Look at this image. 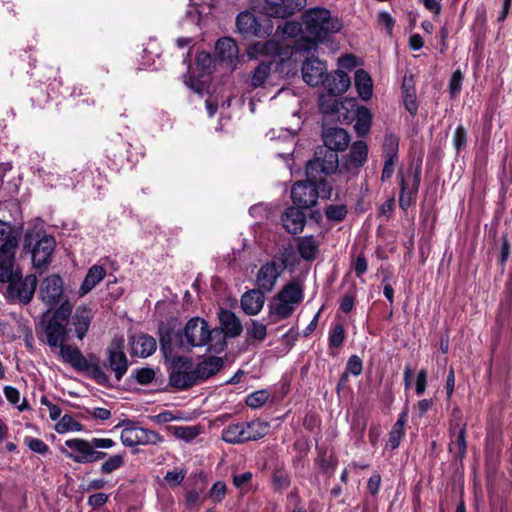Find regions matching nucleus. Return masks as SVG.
Instances as JSON below:
<instances>
[{
	"label": "nucleus",
	"mask_w": 512,
	"mask_h": 512,
	"mask_svg": "<svg viewBox=\"0 0 512 512\" xmlns=\"http://www.w3.org/2000/svg\"><path fill=\"white\" fill-rule=\"evenodd\" d=\"M159 341L165 358L172 356L176 349L190 352L196 347H207L208 351L220 353L226 347L222 332L217 328H210L208 322L201 317H192L177 332L169 329L161 331Z\"/></svg>",
	"instance_id": "1"
},
{
	"label": "nucleus",
	"mask_w": 512,
	"mask_h": 512,
	"mask_svg": "<svg viewBox=\"0 0 512 512\" xmlns=\"http://www.w3.org/2000/svg\"><path fill=\"white\" fill-rule=\"evenodd\" d=\"M339 162H306V180L297 181L291 189V198L294 204L303 209L312 208L319 198L330 199L332 185L326 176L334 173Z\"/></svg>",
	"instance_id": "2"
},
{
	"label": "nucleus",
	"mask_w": 512,
	"mask_h": 512,
	"mask_svg": "<svg viewBox=\"0 0 512 512\" xmlns=\"http://www.w3.org/2000/svg\"><path fill=\"white\" fill-rule=\"evenodd\" d=\"M305 32L308 38L297 41L295 48L298 52L310 54L317 50V44L329 35L342 29V22L331 15L324 7H313L306 10L302 16Z\"/></svg>",
	"instance_id": "3"
},
{
	"label": "nucleus",
	"mask_w": 512,
	"mask_h": 512,
	"mask_svg": "<svg viewBox=\"0 0 512 512\" xmlns=\"http://www.w3.org/2000/svg\"><path fill=\"white\" fill-rule=\"evenodd\" d=\"M421 171V162H407L406 165L401 166L398 172L401 188L399 206L404 211L416 203Z\"/></svg>",
	"instance_id": "4"
},
{
	"label": "nucleus",
	"mask_w": 512,
	"mask_h": 512,
	"mask_svg": "<svg viewBox=\"0 0 512 512\" xmlns=\"http://www.w3.org/2000/svg\"><path fill=\"white\" fill-rule=\"evenodd\" d=\"M24 247L30 249L33 265L40 269L50 263L55 248V240L52 236L42 235L40 237L39 233H27Z\"/></svg>",
	"instance_id": "5"
},
{
	"label": "nucleus",
	"mask_w": 512,
	"mask_h": 512,
	"mask_svg": "<svg viewBox=\"0 0 512 512\" xmlns=\"http://www.w3.org/2000/svg\"><path fill=\"white\" fill-rule=\"evenodd\" d=\"M167 358H171L169 383L172 387L178 390H186L198 383L190 359L183 356H175L174 353Z\"/></svg>",
	"instance_id": "6"
},
{
	"label": "nucleus",
	"mask_w": 512,
	"mask_h": 512,
	"mask_svg": "<svg viewBox=\"0 0 512 512\" xmlns=\"http://www.w3.org/2000/svg\"><path fill=\"white\" fill-rule=\"evenodd\" d=\"M118 426H123L120 435L121 442L126 447L138 445H157L164 438L158 432L136 426L132 421H122Z\"/></svg>",
	"instance_id": "7"
},
{
	"label": "nucleus",
	"mask_w": 512,
	"mask_h": 512,
	"mask_svg": "<svg viewBox=\"0 0 512 512\" xmlns=\"http://www.w3.org/2000/svg\"><path fill=\"white\" fill-rule=\"evenodd\" d=\"M287 267L284 257H274L262 264L256 273L255 285L264 293H271Z\"/></svg>",
	"instance_id": "8"
},
{
	"label": "nucleus",
	"mask_w": 512,
	"mask_h": 512,
	"mask_svg": "<svg viewBox=\"0 0 512 512\" xmlns=\"http://www.w3.org/2000/svg\"><path fill=\"white\" fill-rule=\"evenodd\" d=\"M37 286V278L30 274L22 278L19 273L7 286L6 296L12 301H18L23 304L29 303L34 295Z\"/></svg>",
	"instance_id": "9"
},
{
	"label": "nucleus",
	"mask_w": 512,
	"mask_h": 512,
	"mask_svg": "<svg viewBox=\"0 0 512 512\" xmlns=\"http://www.w3.org/2000/svg\"><path fill=\"white\" fill-rule=\"evenodd\" d=\"M106 354L107 359L104 363V366L114 372V376L117 382L121 381L129 367L128 359L124 352V339H113L107 348Z\"/></svg>",
	"instance_id": "10"
},
{
	"label": "nucleus",
	"mask_w": 512,
	"mask_h": 512,
	"mask_svg": "<svg viewBox=\"0 0 512 512\" xmlns=\"http://www.w3.org/2000/svg\"><path fill=\"white\" fill-rule=\"evenodd\" d=\"M18 239H8L0 246V283H10L18 274L14 271L15 250Z\"/></svg>",
	"instance_id": "11"
},
{
	"label": "nucleus",
	"mask_w": 512,
	"mask_h": 512,
	"mask_svg": "<svg viewBox=\"0 0 512 512\" xmlns=\"http://www.w3.org/2000/svg\"><path fill=\"white\" fill-rule=\"evenodd\" d=\"M323 141L325 148L330 151L329 155H326L325 158L338 160L336 152L344 151L348 147L350 137L343 128L334 127L327 129L323 133Z\"/></svg>",
	"instance_id": "12"
},
{
	"label": "nucleus",
	"mask_w": 512,
	"mask_h": 512,
	"mask_svg": "<svg viewBox=\"0 0 512 512\" xmlns=\"http://www.w3.org/2000/svg\"><path fill=\"white\" fill-rule=\"evenodd\" d=\"M305 143H296L295 136L293 134H285L283 138V144L280 141L273 143V149L276 152L277 157L287 159L292 158H304L307 155L308 149Z\"/></svg>",
	"instance_id": "13"
},
{
	"label": "nucleus",
	"mask_w": 512,
	"mask_h": 512,
	"mask_svg": "<svg viewBox=\"0 0 512 512\" xmlns=\"http://www.w3.org/2000/svg\"><path fill=\"white\" fill-rule=\"evenodd\" d=\"M217 315L220 324L218 329L222 332L225 342L226 338H236L242 333V323L234 312L220 308Z\"/></svg>",
	"instance_id": "14"
},
{
	"label": "nucleus",
	"mask_w": 512,
	"mask_h": 512,
	"mask_svg": "<svg viewBox=\"0 0 512 512\" xmlns=\"http://www.w3.org/2000/svg\"><path fill=\"white\" fill-rule=\"evenodd\" d=\"M269 15L286 18L306 6L307 0H265Z\"/></svg>",
	"instance_id": "15"
},
{
	"label": "nucleus",
	"mask_w": 512,
	"mask_h": 512,
	"mask_svg": "<svg viewBox=\"0 0 512 512\" xmlns=\"http://www.w3.org/2000/svg\"><path fill=\"white\" fill-rule=\"evenodd\" d=\"M327 66L317 58H309L302 65L303 80L310 86H318L324 82Z\"/></svg>",
	"instance_id": "16"
},
{
	"label": "nucleus",
	"mask_w": 512,
	"mask_h": 512,
	"mask_svg": "<svg viewBox=\"0 0 512 512\" xmlns=\"http://www.w3.org/2000/svg\"><path fill=\"white\" fill-rule=\"evenodd\" d=\"M63 293V281L58 275L46 277L40 286V296L43 302L52 306L59 302Z\"/></svg>",
	"instance_id": "17"
},
{
	"label": "nucleus",
	"mask_w": 512,
	"mask_h": 512,
	"mask_svg": "<svg viewBox=\"0 0 512 512\" xmlns=\"http://www.w3.org/2000/svg\"><path fill=\"white\" fill-rule=\"evenodd\" d=\"M65 445L70 449V452L67 453V457L76 463H89L91 450L93 448L91 440L80 438L69 439L65 441Z\"/></svg>",
	"instance_id": "18"
},
{
	"label": "nucleus",
	"mask_w": 512,
	"mask_h": 512,
	"mask_svg": "<svg viewBox=\"0 0 512 512\" xmlns=\"http://www.w3.org/2000/svg\"><path fill=\"white\" fill-rule=\"evenodd\" d=\"M284 229L290 234H298L303 231L306 223L305 214L294 206L285 209L281 216Z\"/></svg>",
	"instance_id": "19"
},
{
	"label": "nucleus",
	"mask_w": 512,
	"mask_h": 512,
	"mask_svg": "<svg viewBox=\"0 0 512 512\" xmlns=\"http://www.w3.org/2000/svg\"><path fill=\"white\" fill-rule=\"evenodd\" d=\"M131 355L141 358L151 356L157 348L154 337L148 334L134 335L130 338Z\"/></svg>",
	"instance_id": "20"
},
{
	"label": "nucleus",
	"mask_w": 512,
	"mask_h": 512,
	"mask_svg": "<svg viewBox=\"0 0 512 512\" xmlns=\"http://www.w3.org/2000/svg\"><path fill=\"white\" fill-rule=\"evenodd\" d=\"M265 295L266 293L258 288L245 292L240 300L241 308L247 315L259 314L265 303Z\"/></svg>",
	"instance_id": "21"
},
{
	"label": "nucleus",
	"mask_w": 512,
	"mask_h": 512,
	"mask_svg": "<svg viewBox=\"0 0 512 512\" xmlns=\"http://www.w3.org/2000/svg\"><path fill=\"white\" fill-rule=\"evenodd\" d=\"M46 343L52 348H60L64 345L67 336V328L64 323L56 320H48L44 326Z\"/></svg>",
	"instance_id": "22"
},
{
	"label": "nucleus",
	"mask_w": 512,
	"mask_h": 512,
	"mask_svg": "<svg viewBox=\"0 0 512 512\" xmlns=\"http://www.w3.org/2000/svg\"><path fill=\"white\" fill-rule=\"evenodd\" d=\"M325 88L331 95H340L345 93L350 86V77L347 73L337 70L324 77Z\"/></svg>",
	"instance_id": "23"
},
{
	"label": "nucleus",
	"mask_w": 512,
	"mask_h": 512,
	"mask_svg": "<svg viewBox=\"0 0 512 512\" xmlns=\"http://www.w3.org/2000/svg\"><path fill=\"white\" fill-rule=\"evenodd\" d=\"M236 27L238 32L244 36H260L262 32L257 17L250 11H242L238 14Z\"/></svg>",
	"instance_id": "24"
},
{
	"label": "nucleus",
	"mask_w": 512,
	"mask_h": 512,
	"mask_svg": "<svg viewBox=\"0 0 512 512\" xmlns=\"http://www.w3.org/2000/svg\"><path fill=\"white\" fill-rule=\"evenodd\" d=\"M93 318L92 310L87 306H78L72 316V325L78 339L82 340L90 327Z\"/></svg>",
	"instance_id": "25"
},
{
	"label": "nucleus",
	"mask_w": 512,
	"mask_h": 512,
	"mask_svg": "<svg viewBox=\"0 0 512 512\" xmlns=\"http://www.w3.org/2000/svg\"><path fill=\"white\" fill-rule=\"evenodd\" d=\"M216 54L222 62L234 67V61L238 59L239 49L236 42L230 37L219 39L215 44Z\"/></svg>",
	"instance_id": "26"
},
{
	"label": "nucleus",
	"mask_w": 512,
	"mask_h": 512,
	"mask_svg": "<svg viewBox=\"0 0 512 512\" xmlns=\"http://www.w3.org/2000/svg\"><path fill=\"white\" fill-rule=\"evenodd\" d=\"M458 424L450 425V437L451 443L449 445L450 452H454L456 458L462 460L466 454L467 442H466V424H462L459 431L456 432Z\"/></svg>",
	"instance_id": "27"
},
{
	"label": "nucleus",
	"mask_w": 512,
	"mask_h": 512,
	"mask_svg": "<svg viewBox=\"0 0 512 512\" xmlns=\"http://www.w3.org/2000/svg\"><path fill=\"white\" fill-rule=\"evenodd\" d=\"M223 366L220 357L211 356L198 363L193 369L198 383L215 375Z\"/></svg>",
	"instance_id": "28"
},
{
	"label": "nucleus",
	"mask_w": 512,
	"mask_h": 512,
	"mask_svg": "<svg viewBox=\"0 0 512 512\" xmlns=\"http://www.w3.org/2000/svg\"><path fill=\"white\" fill-rule=\"evenodd\" d=\"M106 276V270L100 265H93L89 268L80 288V296L89 293L97 284H99Z\"/></svg>",
	"instance_id": "29"
},
{
	"label": "nucleus",
	"mask_w": 512,
	"mask_h": 512,
	"mask_svg": "<svg viewBox=\"0 0 512 512\" xmlns=\"http://www.w3.org/2000/svg\"><path fill=\"white\" fill-rule=\"evenodd\" d=\"M408 419V411L405 409L402 413H400L397 421L392 426L386 446L391 450H395L399 447L402 438L405 435V424Z\"/></svg>",
	"instance_id": "30"
},
{
	"label": "nucleus",
	"mask_w": 512,
	"mask_h": 512,
	"mask_svg": "<svg viewBox=\"0 0 512 512\" xmlns=\"http://www.w3.org/2000/svg\"><path fill=\"white\" fill-rule=\"evenodd\" d=\"M277 295L282 302L290 303L295 307L303 300V288L300 282L293 280L286 284Z\"/></svg>",
	"instance_id": "31"
},
{
	"label": "nucleus",
	"mask_w": 512,
	"mask_h": 512,
	"mask_svg": "<svg viewBox=\"0 0 512 512\" xmlns=\"http://www.w3.org/2000/svg\"><path fill=\"white\" fill-rule=\"evenodd\" d=\"M80 372H86L99 385L107 386L109 384V376L100 366L98 359L93 355L86 361Z\"/></svg>",
	"instance_id": "32"
},
{
	"label": "nucleus",
	"mask_w": 512,
	"mask_h": 512,
	"mask_svg": "<svg viewBox=\"0 0 512 512\" xmlns=\"http://www.w3.org/2000/svg\"><path fill=\"white\" fill-rule=\"evenodd\" d=\"M60 355L66 363L77 371H81L88 360L77 347L71 345L64 344L61 346Z\"/></svg>",
	"instance_id": "33"
},
{
	"label": "nucleus",
	"mask_w": 512,
	"mask_h": 512,
	"mask_svg": "<svg viewBox=\"0 0 512 512\" xmlns=\"http://www.w3.org/2000/svg\"><path fill=\"white\" fill-rule=\"evenodd\" d=\"M245 441H255L263 438L269 432V424L261 420L243 422Z\"/></svg>",
	"instance_id": "34"
},
{
	"label": "nucleus",
	"mask_w": 512,
	"mask_h": 512,
	"mask_svg": "<svg viewBox=\"0 0 512 512\" xmlns=\"http://www.w3.org/2000/svg\"><path fill=\"white\" fill-rule=\"evenodd\" d=\"M355 86L361 99L367 101L372 97L373 84L370 75L363 69L355 72Z\"/></svg>",
	"instance_id": "35"
},
{
	"label": "nucleus",
	"mask_w": 512,
	"mask_h": 512,
	"mask_svg": "<svg viewBox=\"0 0 512 512\" xmlns=\"http://www.w3.org/2000/svg\"><path fill=\"white\" fill-rule=\"evenodd\" d=\"M222 440L229 444L245 443L243 422L227 425L221 433Z\"/></svg>",
	"instance_id": "36"
},
{
	"label": "nucleus",
	"mask_w": 512,
	"mask_h": 512,
	"mask_svg": "<svg viewBox=\"0 0 512 512\" xmlns=\"http://www.w3.org/2000/svg\"><path fill=\"white\" fill-rule=\"evenodd\" d=\"M297 248L303 259L311 261L314 260L317 255L319 242L314 236H304L299 239Z\"/></svg>",
	"instance_id": "37"
},
{
	"label": "nucleus",
	"mask_w": 512,
	"mask_h": 512,
	"mask_svg": "<svg viewBox=\"0 0 512 512\" xmlns=\"http://www.w3.org/2000/svg\"><path fill=\"white\" fill-rule=\"evenodd\" d=\"M371 119L372 115L367 107L361 106L357 109L354 129L359 136H364L369 132Z\"/></svg>",
	"instance_id": "38"
},
{
	"label": "nucleus",
	"mask_w": 512,
	"mask_h": 512,
	"mask_svg": "<svg viewBox=\"0 0 512 512\" xmlns=\"http://www.w3.org/2000/svg\"><path fill=\"white\" fill-rule=\"evenodd\" d=\"M278 52V44L275 41H257L248 49L250 57L257 55H272Z\"/></svg>",
	"instance_id": "39"
},
{
	"label": "nucleus",
	"mask_w": 512,
	"mask_h": 512,
	"mask_svg": "<svg viewBox=\"0 0 512 512\" xmlns=\"http://www.w3.org/2000/svg\"><path fill=\"white\" fill-rule=\"evenodd\" d=\"M399 137L394 134H386L382 144L384 160H394L398 156Z\"/></svg>",
	"instance_id": "40"
},
{
	"label": "nucleus",
	"mask_w": 512,
	"mask_h": 512,
	"mask_svg": "<svg viewBox=\"0 0 512 512\" xmlns=\"http://www.w3.org/2000/svg\"><path fill=\"white\" fill-rule=\"evenodd\" d=\"M271 66V62H262L254 69L251 77V85L253 88L260 87L265 83L270 75Z\"/></svg>",
	"instance_id": "41"
},
{
	"label": "nucleus",
	"mask_w": 512,
	"mask_h": 512,
	"mask_svg": "<svg viewBox=\"0 0 512 512\" xmlns=\"http://www.w3.org/2000/svg\"><path fill=\"white\" fill-rule=\"evenodd\" d=\"M295 310V307L290 303L282 302L275 297L274 302L270 305V313L276 315L279 319L288 318Z\"/></svg>",
	"instance_id": "42"
},
{
	"label": "nucleus",
	"mask_w": 512,
	"mask_h": 512,
	"mask_svg": "<svg viewBox=\"0 0 512 512\" xmlns=\"http://www.w3.org/2000/svg\"><path fill=\"white\" fill-rule=\"evenodd\" d=\"M125 464V458L122 454H115L109 456L101 465L100 472L102 474H111L114 471L122 468Z\"/></svg>",
	"instance_id": "43"
},
{
	"label": "nucleus",
	"mask_w": 512,
	"mask_h": 512,
	"mask_svg": "<svg viewBox=\"0 0 512 512\" xmlns=\"http://www.w3.org/2000/svg\"><path fill=\"white\" fill-rule=\"evenodd\" d=\"M246 335L248 340L263 341L267 335V327L257 320H251L246 329Z\"/></svg>",
	"instance_id": "44"
},
{
	"label": "nucleus",
	"mask_w": 512,
	"mask_h": 512,
	"mask_svg": "<svg viewBox=\"0 0 512 512\" xmlns=\"http://www.w3.org/2000/svg\"><path fill=\"white\" fill-rule=\"evenodd\" d=\"M172 429L177 438L186 442L192 441L200 433V429L197 426H174Z\"/></svg>",
	"instance_id": "45"
},
{
	"label": "nucleus",
	"mask_w": 512,
	"mask_h": 512,
	"mask_svg": "<svg viewBox=\"0 0 512 512\" xmlns=\"http://www.w3.org/2000/svg\"><path fill=\"white\" fill-rule=\"evenodd\" d=\"M347 207L344 204L329 205L325 209L326 218L330 221L340 222L347 215Z\"/></svg>",
	"instance_id": "46"
},
{
	"label": "nucleus",
	"mask_w": 512,
	"mask_h": 512,
	"mask_svg": "<svg viewBox=\"0 0 512 512\" xmlns=\"http://www.w3.org/2000/svg\"><path fill=\"white\" fill-rule=\"evenodd\" d=\"M269 397L270 394L267 390H258L247 396L246 404L254 409L259 408L268 401Z\"/></svg>",
	"instance_id": "47"
},
{
	"label": "nucleus",
	"mask_w": 512,
	"mask_h": 512,
	"mask_svg": "<svg viewBox=\"0 0 512 512\" xmlns=\"http://www.w3.org/2000/svg\"><path fill=\"white\" fill-rule=\"evenodd\" d=\"M345 340V330L342 324H333L329 331V344L333 347H339Z\"/></svg>",
	"instance_id": "48"
},
{
	"label": "nucleus",
	"mask_w": 512,
	"mask_h": 512,
	"mask_svg": "<svg viewBox=\"0 0 512 512\" xmlns=\"http://www.w3.org/2000/svg\"><path fill=\"white\" fill-rule=\"evenodd\" d=\"M81 429L82 425L69 415L63 416L60 422L57 424V431L59 433L66 431H80Z\"/></svg>",
	"instance_id": "49"
},
{
	"label": "nucleus",
	"mask_w": 512,
	"mask_h": 512,
	"mask_svg": "<svg viewBox=\"0 0 512 512\" xmlns=\"http://www.w3.org/2000/svg\"><path fill=\"white\" fill-rule=\"evenodd\" d=\"M368 157V147L364 141H356L350 149L349 160H366Z\"/></svg>",
	"instance_id": "50"
},
{
	"label": "nucleus",
	"mask_w": 512,
	"mask_h": 512,
	"mask_svg": "<svg viewBox=\"0 0 512 512\" xmlns=\"http://www.w3.org/2000/svg\"><path fill=\"white\" fill-rule=\"evenodd\" d=\"M226 494V484L223 481L215 482L208 492V497L215 503L221 502Z\"/></svg>",
	"instance_id": "51"
},
{
	"label": "nucleus",
	"mask_w": 512,
	"mask_h": 512,
	"mask_svg": "<svg viewBox=\"0 0 512 512\" xmlns=\"http://www.w3.org/2000/svg\"><path fill=\"white\" fill-rule=\"evenodd\" d=\"M453 145L460 152L467 145V132L462 125L457 126L453 134Z\"/></svg>",
	"instance_id": "52"
},
{
	"label": "nucleus",
	"mask_w": 512,
	"mask_h": 512,
	"mask_svg": "<svg viewBox=\"0 0 512 512\" xmlns=\"http://www.w3.org/2000/svg\"><path fill=\"white\" fill-rule=\"evenodd\" d=\"M71 312H72L71 305L68 302L62 303L60 305V307L55 310V312L50 320L60 321L61 323H64V325H66L67 321L71 315Z\"/></svg>",
	"instance_id": "53"
},
{
	"label": "nucleus",
	"mask_w": 512,
	"mask_h": 512,
	"mask_svg": "<svg viewBox=\"0 0 512 512\" xmlns=\"http://www.w3.org/2000/svg\"><path fill=\"white\" fill-rule=\"evenodd\" d=\"M25 443L35 453L46 454L49 451V446L41 439L26 437Z\"/></svg>",
	"instance_id": "54"
},
{
	"label": "nucleus",
	"mask_w": 512,
	"mask_h": 512,
	"mask_svg": "<svg viewBox=\"0 0 512 512\" xmlns=\"http://www.w3.org/2000/svg\"><path fill=\"white\" fill-rule=\"evenodd\" d=\"M462 82H463L462 72L459 69H457L456 71L453 72V74L450 78V81H449V91H450L451 96L454 97L460 92L461 87H462Z\"/></svg>",
	"instance_id": "55"
},
{
	"label": "nucleus",
	"mask_w": 512,
	"mask_h": 512,
	"mask_svg": "<svg viewBox=\"0 0 512 512\" xmlns=\"http://www.w3.org/2000/svg\"><path fill=\"white\" fill-rule=\"evenodd\" d=\"M345 372L354 376H359L362 373V360L357 355L349 357Z\"/></svg>",
	"instance_id": "56"
},
{
	"label": "nucleus",
	"mask_w": 512,
	"mask_h": 512,
	"mask_svg": "<svg viewBox=\"0 0 512 512\" xmlns=\"http://www.w3.org/2000/svg\"><path fill=\"white\" fill-rule=\"evenodd\" d=\"M155 373L151 368H140L135 370V379L139 384L146 385L153 381Z\"/></svg>",
	"instance_id": "57"
},
{
	"label": "nucleus",
	"mask_w": 512,
	"mask_h": 512,
	"mask_svg": "<svg viewBox=\"0 0 512 512\" xmlns=\"http://www.w3.org/2000/svg\"><path fill=\"white\" fill-rule=\"evenodd\" d=\"M186 476V471L180 470V471H168L164 477L165 481L171 486L175 487L182 483Z\"/></svg>",
	"instance_id": "58"
},
{
	"label": "nucleus",
	"mask_w": 512,
	"mask_h": 512,
	"mask_svg": "<svg viewBox=\"0 0 512 512\" xmlns=\"http://www.w3.org/2000/svg\"><path fill=\"white\" fill-rule=\"evenodd\" d=\"M273 486L276 490H282L289 486L290 480L289 477L281 472H277L273 475Z\"/></svg>",
	"instance_id": "59"
},
{
	"label": "nucleus",
	"mask_w": 512,
	"mask_h": 512,
	"mask_svg": "<svg viewBox=\"0 0 512 512\" xmlns=\"http://www.w3.org/2000/svg\"><path fill=\"white\" fill-rule=\"evenodd\" d=\"M108 501V495L105 493H95L88 497L87 503L93 508H99Z\"/></svg>",
	"instance_id": "60"
},
{
	"label": "nucleus",
	"mask_w": 512,
	"mask_h": 512,
	"mask_svg": "<svg viewBox=\"0 0 512 512\" xmlns=\"http://www.w3.org/2000/svg\"><path fill=\"white\" fill-rule=\"evenodd\" d=\"M8 239H17V237L12 233L11 226L0 220V242L1 244H5Z\"/></svg>",
	"instance_id": "61"
},
{
	"label": "nucleus",
	"mask_w": 512,
	"mask_h": 512,
	"mask_svg": "<svg viewBox=\"0 0 512 512\" xmlns=\"http://www.w3.org/2000/svg\"><path fill=\"white\" fill-rule=\"evenodd\" d=\"M404 104H405L406 109L412 115H415L417 113L418 105H417V102H416V98H415L414 92H410L409 90L406 91L405 99H404Z\"/></svg>",
	"instance_id": "62"
},
{
	"label": "nucleus",
	"mask_w": 512,
	"mask_h": 512,
	"mask_svg": "<svg viewBox=\"0 0 512 512\" xmlns=\"http://www.w3.org/2000/svg\"><path fill=\"white\" fill-rule=\"evenodd\" d=\"M196 61L198 66H200L203 70L209 71L213 64V59L209 53L200 52L196 57Z\"/></svg>",
	"instance_id": "63"
},
{
	"label": "nucleus",
	"mask_w": 512,
	"mask_h": 512,
	"mask_svg": "<svg viewBox=\"0 0 512 512\" xmlns=\"http://www.w3.org/2000/svg\"><path fill=\"white\" fill-rule=\"evenodd\" d=\"M381 484V476L378 473H374L370 476L367 482V489L371 495H376L379 492Z\"/></svg>",
	"instance_id": "64"
}]
</instances>
